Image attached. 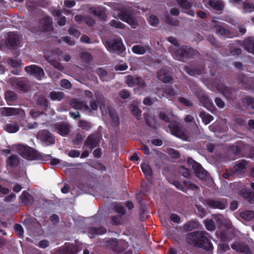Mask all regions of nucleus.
I'll return each instance as SVG.
<instances>
[{"label":"nucleus","instance_id":"nucleus-1","mask_svg":"<svg viewBox=\"0 0 254 254\" xmlns=\"http://www.w3.org/2000/svg\"><path fill=\"white\" fill-rule=\"evenodd\" d=\"M206 235L207 234L203 231L190 233L187 236V241L191 245L209 251L212 245Z\"/></svg>","mask_w":254,"mask_h":254},{"label":"nucleus","instance_id":"nucleus-2","mask_svg":"<svg viewBox=\"0 0 254 254\" xmlns=\"http://www.w3.org/2000/svg\"><path fill=\"white\" fill-rule=\"evenodd\" d=\"M159 117L161 119L165 121L166 122L171 121V123L169 125V128H170L171 133L173 135L180 138L183 140L190 141V137L189 136L187 133L182 130L176 122H172V121H173L175 118L173 114L169 113L166 115L164 111H161L160 113Z\"/></svg>","mask_w":254,"mask_h":254},{"label":"nucleus","instance_id":"nucleus-3","mask_svg":"<svg viewBox=\"0 0 254 254\" xmlns=\"http://www.w3.org/2000/svg\"><path fill=\"white\" fill-rule=\"evenodd\" d=\"M12 147H15L18 153L26 159L34 160L39 158L37 152L30 147L21 144L13 145Z\"/></svg>","mask_w":254,"mask_h":254},{"label":"nucleus","instance_id":"nucleus-4","mask_svg":"<svg viewBox=\"0 0 254 254\" xmlns=\"http://www.w3.org/2000/svg\"><path fill=\"white\" fill-rule=\"evenodd\" d=\"M192 50L188 47L185 46L178 48H170V51L173 58L178 61H183L188 58L191 55Z\"/></svg>","mask_w":254,"mask_h":254},{"label":"nucleus","instance_id":"nucleus-5","mask_svg":"<svg viewBox=\"0 0 254 254\" xmlns=\"http://www.w3.org/2000/svg\"><path fill=\"white\" fill-rule=\"evenodd\" d=\"M104 45L107 50L111 52H119L124 50V46L121 38L106 41Z\"/></svg>","mask_w":254,"mask_h":254},{"label":"nucleus","instance_id":"nucleus-6","mask_svg":"<svg viewBox=\"0 0 254 254\" xmlns=\"http://www.w3.org/2000/svg\"><path fill=\"white\" fill-rule=\"evenodd\" d=\"M188 163L191 165L192 169L195 172L196 176L200 179L204 180L207 178V172L201 165L191 159H189Z\"/></svg>","mask_w":254,"mask_h":254},{"label":"nucleus","instance_id":"nucleus-7","mask_svg":"<svg viewBox=\"0 0 254 254\" xmlns=\"http://www.w3.org/2000/svg\"><path fill=\"white\" fill-rule=\"evenodd\" d=\"M25 70L27 73L33 75L38 79H41L45 74L43 69L35 64L26 66Z\"/></svg>","mask_w":254,"mask_h":254},{"label":"nucleus","instance_id":"nucleus-8","mask_svg":"<svg viewBox=\"0 0 254 254\" xmlns=\"http://www.w3.org/2000/svg\"><path fill=\"white\" fill-rule=\"evenodd\" d=\"M38 138L45 145H49L54 143V139L52 134L47 130H43L38 132Z\"/></svg>","mask_w":254,"mask_h":254},{"label":"nucleus","instance_id":"nucleus-9","mask_svg":"<svg viewBox=\"0 0 254 254\" xmlns=\"http://www.w3.org/2000/svg\"><path fill=\"white\" fill-rule=\"evenodd\" d=\"M70 105L71 106L75 109L80 110L86 113L90 112V108L86 103L83 101L73 99L71 101Z\"/></svg>","mask_w":254,"mask_h":254},{"label":"nucleus","instance_id":"nucleus-10","mask_svg":"<svg viewBox=\"0 0 254 254\" xmlns=\"http://www.w3.org/2000/svg\"><path fill=\"white\" fill-rule=\"evenodd\" d=\"M12 85L19 90L26 91L29 89V82L25 79H17L13 80Z\"/></svg>","mask_w":254,"mask_h":254},{"label":"nucleus","instance_id":"nucleus-11","mask_svg":"<svg viewBox=\"0 0 254 254\" xmlns=\"http://www.w3.org/2000/svg\"><path fill=\"white\" fill-rule=\"evenodd\" d=\"M119 18L128 23L132 28H136L138 25L137 21L133 17L127 12H122L118 14Z\"/></svg>","mask_w":254,"mask_h":254},{"label":"nucleus","instance_id":"nucleus-12","mask_svg":"<svg viewBox=\"0 0 254 254\" xmlns=\"http://www.w3.org/2000/svg\"><path fill=\"white\" fill-rule=\"evenodd\" d=\"M205 6L217 10H221L224 7V3L220 0H203Z\"/></svg>","mask_w":254,"mask_h":254},{"label":"nucleus","instance_id":"nucleus-13","mask_svg":"<svg viewBox=\"0 0 254 254\" xmlns=\"http://www.w3.org/2000/svg\"><path fill=\"white\" fill-rule=\"evenodd\" d=\"M205 6L217 10H221L224 7V3L220 0H203Z\"/></svg>","mask_w":254,"mask_h":254},{"label":"nucleus","instance_id":"nucleus-14","mask_svg":"<svg viewBox=\"0 0 254 254\" xmlns=\"http://www.w3.org/2000/svg\"><path fill=\"white\" fill-rule=\"evenodd\" d=\"M99 138L100 136L98 134H93L89 136L85 142L84 148L91 150L97 145Z\"/></svg>","mask_w":254,"mask_h":254},{"label":"nucleus","instance_id":"nucleus-15","mask_svg":"<svg viewBox=\"0 0 254 254\" xmlns=\"http://www.w3.org/2000/svg\"><path fill=\"white\" fill-rule=\"evenodd\" d=\"M21 38L14 32H10L8 36L7 46L13 47L14 46H21Z\"/></svg>","mask_w":254,"mask_h":254},{"label":"nucleus","instance_id":"nucleus-16","mask_svg":"<svg viewBox=\"0 0 254 254\" xmlns=\"http://www.w3.org/2000/svg\"><path fill=\"white\" fill-rule=\"evenodd\" d=\"M126 83L130 87H132L135 85L139 86H143L144 85V82L142 79L136 76H127L126 77Z\"/></svg>","mask_w":254,"mask_h":254},{"label":"nucleus","instance_id":"nucleus-17","mask_svg":"<svg viewBox=\"0 0 254 254\" xmlns=\"http://www.w3.org/2000/svg\"><path fill=\"white\" fill-rule=\"evenodd\" d=\"M0 112L3 116H11L16 115L23 116L24 113L23 110L14 108H2L0 109Z\"/></svg>","mask_w":254,"mask_h":254},{"label":"nucleus","instance_id":"nucleus-18","mask_svg":"<svg viewBox=\"0 0 254 254\" xmlns=\"http://www.w3.org/2000/svg\"><path fill=\"white\" fill-rule=\"evenodd\" d=\"M206 203L210 207L219 208L220 209H225L227 205L226 201L224 200H215L213 199H208L206 200Z\"/></svg>","mask_w":254,"mask_h":254},{"label":"nucleus","instance_id":"nucleus-19","mask_svg":"<svg viewBox=\"0 0 254 254\" xmlns=\"http://www.w3.org/2000/svg\"><path fill=\"white\" fill-rule=\"evenodd\" d=\"M158 78L164 83L170 82L172 80L170 73L167 69H163L157 72Z\"/></svg>","mask_w":254,"mask_h":254},{"label":"nucleus","instance_id":"nucleus-20","mask_svg":"<svg viewBox=\"0 0 254 254\" xmlns=\"http://www.w3.org/2000/svg\"><path fill=\"white\" fill-rule=\"evenodd\" d=\"M239 194L250 203H254V192L244 187L240 191Z\"/></svg>","mask_w":254,"mask_h":254},{"label":"nucleus","instance_id":"nucleus-21","mask_svg":"<svg viewBox=\"0 0 254 254\" xmlns=\"http://www.w3.org/2000/svg\"><path fill=\"white\" fill-rule=\"evenodd\" d=\"M231 247L233 250L237 252L244 253L246 254H251L248 246L244 245L240 243H234L232 245Z\"/></svg>","mask_w":254,"mask_h":254},{"label":"nucleus","instance_id":"nucleus-22","mask_svg":"<svg viewBox=\"0 0 254 254\" xmlns=\"http://www.w3.org/2000/svg\"><path fill=\"white\" fill-rule=\"evenodd\" d=\"M55 130L61 135L65 136L69 131V127L66 124H58L56 125Z\"/></svg>","mask_w":254,"mask_h":254},{"label":"nucleus","instance_id":"nucleus-23","mask_svg":"<svg viewBox=\"0 0 254 254\" xmlns=\"http://www.w3.org/2000/svg\"><path fill=\"white\" fill-rule=\"evenodd\" d=\"M179 3L183 9L187 10L185 11L186 13L192 16L194 15V12L192 10L190 9L191 4L187 0H179Z\"/></svg>","mask_w":254,"mask_h":254},{"label":"nucleus","instance_id":"nucleus-24","mask_svg":"<svg viewBox=\"0 0 254 254\" xmlns=\"http://www.w3.org/2000/svg\"><path fill=\"white\" fill-rule=\"evenodd\" d=\"M4 129L8 133H13L19 130V126L16 123L11 122L6 124Z\"/></svg>","mask_w":254,"mask_h":254},{"label":"nucleus","instance_id":"nucleus-25","mask_svg":"<svg viewBox=\"0 0 254 254\" xmlns=\"http://www.w3.org/2000/svg\"><path fill=\"white\" fill-rule=\"evenodd\" d=\"M243 46L249 52L254 53V37H251L244 41Z\"/></svg>","mask_w":254,"mask_h":254},{"label":"nucleus","instance_id":"nucleus-26","mask_svg":"<svg viewBox=\"0 0 254 254\" xmlns=\"http://www.w3.org/2000/svg\"><path fill=\"white\" fill-rule=\"evenodd\" d=\"M90 12L94 15L99 16L102 19H104L106 17L104 9L100 7H93L91 8L90 9Z\"/></svg>","mask_w":254,"mask_h":254},{"label":"nucleus","instance_id":"nucleus-27","mask_svg":"<svg viewBox=\"0 0 254 254\" xmlns=\"http://www.w3.org/2000/svg\"><path fill=\"white\" fill-rule=\"evenodd\" d=\"M18 159L17 156L11 155L6 160V167L10 169L16 167L18 164Z\"/></svg>","mask_w":254,"mask_h":254},{"label":"nucleus","instance_id":"nucleus-28","mask_svg":"<svg viewBox=\"0 0 254 254\" xmlns=\"http://www.w3.org/2000/svg\"><path fill=\"white\" fill-rule=\"evenodd\" d=\"M44 31H49L53 29L52 20L49 16H45L42 21Z\"/></svg>","mask_w":254,"mask_h":254},{"label":"nucleus","instance_id":"nucleus-29","mask_svg":"<svg viewBox=\"0 0 254 254\" xmlns=\"http://www.w3.org/2000/svg\"><path fill=\"white\" fill-rule=\"evenodd\" d=\"M106 232V230L104 228H91L89 230V236L91 238L94 237L96 235H102Z\"/></svg>","mask_w":254,"mask_h":254},{"label":"nucleus","instance_id":"nucleus-30","mask_svg":"<svg viewBox=\"0 0 254 254\" xmlns=\"http://www.w3.org/2000/svg\"><path fill=\"white\" fill-rule=\"evenodd\" d=\"M149 50V47L148 46H145V47L141 45H135L132 48V50L135 54L142 55L145 53L146 50Z\"/></svg>","mask_w":254,"mask_h":254},{"label":"nucleus","instance_id":"nucleus-31","mask_svg":"<svg viewBox=\"0 0 254 254\" xmlns=\"http://www.w3.org/2000/svg\"><path fill=\"white\" fill-rule=\"evenodd\" d=\"M217 90L220 93L223 94L224 96H225L226 97L228 98H230L229 94H230L232 93V90H230L227 87L224 86L222 84H220L218 85Z\"/></svg>","mask_w":254,"mask_h":254},{"label":"nucleus","instance_id":"nucleus-32","mask_svg":"<svg viewBox=\"0 0 254 254\" xmlns=\"http://www.w3.org/2000/svg\"><path fill=\"white\" fill-rule=\"evenodd\" d=\"M199 116L201 118L202 122L205 125L209 124L213 119L212 116L208 113L204 112H201L200 113Z\"/></svg>","mask_w":254,"mask_h":254},{"label":"nucleus","instance_id":"nucleus-33","mask_svg":"<svg viewBox=\"0 0 254 254\" xmlns=\"http://www.w3.org/2000/svg\"><path fill=\"white\" fill-rule=\"evenodd\" d=\"M141 168L145 176V177L147 179H149L151 178L152 174L151 169L150 168L149 165L146 163H142L141 165Z\"/></svg>","mask_w":254,"mask_h":254},{"label":"nucleus","instance_id":"nucleus-34","mask_svg":"<svg viewBox=\"0 0 254 254\" xmlns=\"http://www.w3.org/2000/svg\"><path fill=\"white\" fill-rule=\"evenodd\" d=\"M64 96V93L61 91H52L50 93V98L52 100L60 101Z\"/></svg>","mask_w":254,"mask_h":254},{"label":"nucleus","instance_id":"nucleus-35","mask_svg":"<svg viewBox=\"0 0 254 254\" xmlns=\"http://www.w3.org/2000/svg\"><path fill=\"white\" fill-rule=\"evenodd\" d=\"M5 95L7 104L9 105L11 104L17 98L15 93L13 91H7Z\"/></svg>","mask_w":254,"mask_h":254},{"label":"nucleus","instance_id":"nucleus-36","mask_svg":"<svg viewBox=\"0 0 254 254\" xmlns=\"http://www.w3.org/2000/svg\"><path fill=\"white\" fill-rule=\"evenodd\" d=\"M246 162L244 160L239 162L235 166V170L237 173L241 174L245 171Z\"/></svg>","mask_w":254,"mask_h":254},{"label":"nucleus","instance_id":"nucleus-37","mask_svg":"<svg viewBox=\"0 0 254 254\" xmlns=\"http://www.w3.org/2000/svg\"><path fill=\"white\" fill-rule=\"evenodd\" d=\"M242 218L247 221H250L254 218V212L251 210H247L241 213Z\"/></svg>","mask_w":254,"mask_h":254},{"label":"nucleus","instance_id":"nucleus-38","mask_svg":"<svg viewBox=\"0 0 254 254\" xmlns=\"http://www.w3.org/2000/svg\"><path fill=\"white\" fill-rule=\"evenodd\" d=\"M216 33L220 35L221 36L226 37H230L231 36L229 35V31L225 29L224 27H222L221 26H218L216 27Z\"/></svg>","mask_w":254,"mask_h":254},{"label":"nucleus","instance_id":"nucleus-39","mask_svg":"<svg viewBox=\"0 0 254 254\" xmlns=\"http://www.w3.org/2000/svg\"><path fill=\"white\" fill-rule=\"evenodd\" d=\"M203 99H201V102L204 104V106L208 110L212 111L213 106L212 104L210 102L209 99L207 96H204Z\"/></svg>","mask_w":254,"mask_h":254},{"label":"nucleus","instance_id":"nucleus-40","mask_svg":"<svg viewBox=\"0 0 254 254\" xmlns=\"http://www.w3.org/2000/svg\"><path fill=\"white\" fill-rule=\"evenodd\" d=\"M243 9L245 12H253L254 11V5L248 1H245L243 3Z\"/></svg>","mask_w":254,"mask_h":254},{"label":"nucleus","instance_id":"nucleus-41","mask_svg":"<svg viewBox=\"0 0 254 254\" xmlns=\"http://www.w3.org/2000/svg\"><path fill=\"white\" fill-rule=\"evenodd\" d=\"M129 108L132 114L138 119L140 117L141 112L138 107L134 104H132L130 106Z\"/></svg>","mask_w":254,"mask_h":254},{"label":"nucleus","instance_id":"nucleus-42","mask_svg":"<svg viewBox=\"0 0 254 254\" xmlns=\"http://www.w3.org/2000/svg\"><path fill=\"white\" fill-rule=\"evenodd\" d=\"M22 201L25 204L29 203L31 199V196L26 191H24L20 196Z\"/></svg>","mask_w":254,"mask_h":254},{"label":"nucleus","instance_id":"nucleus-43","mask_svg":"<svg viewBox=\"0 0 254 254\" xmlns=\"http://www.w3.org/2000/svg\"><path fill=\"white\" fill-rule=\"evenodd\" d=\"M243 102L249 108L254 109V99L247 97L244 99Z\"/></svg>","mask_w":254,"mask_h":254},{"label":"nucleus","instance_id":"nucleus-44","mask_svg":"<svg viewBox=\"0 0 254 254\" xmlns=\"http://www.w3.org/2000/svg\"><path fill=\"white\" fill-rule=\"evenodd\" d=\"M204 223L207 230L213 231L215 229L214 222L211 220H205Z\"/></svg>","mask_w":254,"mask_h":254},{"label":"nucleus","instance_id":"nucleus-45","mask_svg":"<svg viewBox=\"0 0 254 254\" xmlns=\"http://www.w3.org/2000/svg\"><path fill=\"white\" fill-rule=\"evenodd\" d=\"M37 103L38 104L43 105L44 107H45L46 108V110H47V112H48V110H51V109L50 108H48V101L45 98L43 97H39L37 100Z\"/></svg>","mask_w":254,"mask_h":254},{"label":"nucleus","instance_id":"nucleus-46","mask_svg":"<svg viewBox=\"0 0 254 254\" xmlns=\"http://www.w3.org/2000/svg\"><path fill=\"white\" fill-rule=\"evenodd\" d=\"M48 60L49 62L55 68L58 69L61 71H63L64 70V67L61 64L54 60H52L50 59V58H49Z\"/></svg>","mask_w":254,"mask_h":254},{"label":"nucleus","instance_id":"nucleus-47","mask_svg":"<svg viewBox=\"0 0 254 254\" xmlns=\"http://www.w3.org/2000/svg\"><path fill=\"white\" fill-rule=\"evenodd\" d=\"M114 207L115 209L117 212L123 215L125 214V210L122 205L119 203L114 204Z\"/></svg>","mask_w":254,"mask_h":254},{"label":"nucleus","instance_id":"nucleus-48","mask_svg":"<svg viewBox=\"0 0 254 254\" xmlns=\"http://www.w3.org/2000/svg\"><path fill=\"white\" fill-rule=\"evenodd\" d=\"M197 224L195 222H190L184 226V229L186 231H190L192 230V228L196 227Z\"/></svg>","mask_w":254,"mask_h":254},{"label":"nucleus","instance_id":"nucleus-49","mask_svg":"<svg viewBox=\"0 0 254 254\" xmlns=\"http://www.w3.org/2000/svg\"><path fill=\"white\" fill-rule=\"evenodd\" d=\"M96 72L99 76L100 78L103 81L106 80V76L107 75L106 71L103 69L99 68L96 69Z\"/></svg>","mask_w":254,"mask_h":254},{"label":"nucleus","instance_id":"nucleus-50","mask_svg":"<svg viewBox=\"0 0 254 254\" xmlns=\"http://www.w3.org/2000/svg\"><path fill=\"white\" fill-rule=\"evenodd\" d=\"M148 21L150 24L153 26H156L159 22L158 19L154 15H150L148 19Z\"/></svg>","mask_w":254,"mask_h":254},{"label":"nucleus","instance_id":"nucleus-51","mask_svg":"<svg viewBox=\"0 0 254 254\" xmlns=\"http://www.w3.org/2000/svg\"><path fill=\"white\" fill-rule=\"evenodd\" d=\"M14 230L15 232L16 233L17 236L19 237H21L23 235V229L22 226L20 224H16L14 227Z\"/></svg>","mask_w":254,"mask_h":254},{"label":"nucleus","instance_id":"nucleus-52","mask_svg":"<svg viewBox=\"0 0 254 254\" xmlns=\"http://www.w3.org/2000/svg\"><path fill=\"white\" fill-rule=\"evenodd\" d=\"M30 116L36 119L40 116H43L44 114L39 112L37 109L34 108L30 110Z\"/></svg>","mask_w":254,"mask_h":254},{"label":"nucleus","instance_id":"nucleus-53","mask_svg":"<svg viewBox=\"0 0 254 254\" xmlns=\"http://www.w3.org/2000/svg\"><path fill=\"white\" fill-rule=\"evenodd\" d=\"M111 25L116 28L124 29L125 25L118 20H112L110 22Z\"/></svg>","mask_w":254,"mask_h":254},{"label":"nucleus","instance_id":"nucleus-54","mask_svg":"<svg viewBox=\"0 0 254 254\" xmlns=\"http://www.w3.org/2000/svg\"><path fill=\"white\" fill-rule=\"evenodd\" d=\"M79 127L83 129H88L91 127V124L85 121H80L79 122Z\"/></svg>","mask_w":254,"mask_h":254},{"label":"nucleus","instance_id":"nucleus-55","mask_svg":"<svg viewBox=\"0 0 254 254\" xmlns=\"http://www.w3.org/2000/svg\"><path fill=\"white\" fill-rule=\"evenodd\" d=\"M20 125L21 127H24V129H33L38 127V124L35 122L33 123H27L26 126H25L20 122Z\"/></svg>","mask_w":254,"mask_h":254},{"label":"nucleus","instance_id":"nucleus-56","mask_svg":"<svg viewBox=\"0 0 254 254\" xmlns=\"http://www.w3.org/2000/svg\"><path fill=\"white\" fill-rule=\"evenodd\" d=\"M68 33L70 35L74 36L76 38H78L80 35V32L73 27L70 28L68 31Z\"/></svg>","mask_w":254,"mask_h":254},{"label":"nucleus","instance_id":"nucleus-57","mask_svg":"<svg viewBox=\"0 0 254 254\" xmlns=\"http://www.w3.org/2000/svg\"><path fill=\"white\" fill-rule=\"evenodd\" d=\"M229 246L225 243H222L219 245L218 251L220 253H223L229 250Z\"/></svg>","mask_w":254,"mask_h":254},{"label":"nucleus","instance_id":"nucleus-58","mask_svg":"<svg viewBox=\"0 0 254 254\" xmlns=\"http://www.w3.org/2000/svg\"><path fill=\"white\" fill-rule=\"evenodd\" d=\"M81 58L87 62L91 61L92 60V55L87 52H83L81 54Z\"/></svg>","mask_w":254,"mask_h":254},{"label":"nucleus","instance_id":"nucleus-59","mask_svg":"<svg viewBox=\"0 0 254 254\" xmlns=\"http://www.w3.org/2000/svg\"><path fill=\"white\" fill-rule=\"evenodd\" d=\"M168 153L173 158H177L180 156L179 152L172 148L168 149Z\"/></svg>","mask_w":254,"mask_h":254},{"label":"nucleus","instance_id":"nucleus-60","mask_svg":"<svg viewBox=\"0 0 254 254\" xmlns=\"http://www.w3.org/2000/svg\"><path fill=\"white\" fill-rule=\"evenodd\" d=\"M180 172L182 174V175L183 176L186 178L189 177L190 175V173L189 169H188L187 168L184 166L180 167Z\"/></svg>","mask_w":254,"mask_h":254},{"label":"nucleus","instance_id":"nucleus-61","mask_svg":"<svg viewBox=\"0 0 254 254\" xmlns=\"http://www.w3.org/2000/svg\"><path fill=\"white\" fill-rule=\"evenodd\" d=\"M127 67V65L126 63H120L115 66V69L116 70H125Z\"/></svg>","mask_w":254,"mask_h":254},{"label":"nucleus","instance_id":"nucleus-62","mask_svg":"<svg viewBox=\"0 0 254 254\" xmlns=\"http://www.w3.org/2000/svg\"><path fill=\"white\" fill-rule=\"evenodd\" d=\"M61 86L66 89L69 88L71 85L70 82L66 79H63L61 81Z\"/></svg>","mask_w":254,"mask_h":254},{"label":"nucleus","instance_id":"nucleus-63","mask_svg":"<svg viewBox=\"0 0 254 254\" xmlns=\"http://www.w3.org/2000/svg\"><path fill=\"white\" fill-rule=\"evenodd\" d=\"M110 116H111L112 122L113 123V124L115 126H117L119 123V118H118L117 115L115 114H111V113H110Z\"/></svg>","mask_w":254,"mask_h":254},{"label":"nucleus","instance_id":"nucleus-64","mask_svg":"<svg viewBox=\"0 0 254 254\" xmlns=\"http://www.w3.org/2000/svg\"><path fill=\"white\" fill-rule=\"evenodd\" d=\"M80 155V152L76 150H71L68 153V155L71 157H77Z\"/></svg>","mask_w":254,"mask_h":254}]
</instances>
